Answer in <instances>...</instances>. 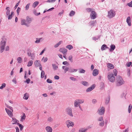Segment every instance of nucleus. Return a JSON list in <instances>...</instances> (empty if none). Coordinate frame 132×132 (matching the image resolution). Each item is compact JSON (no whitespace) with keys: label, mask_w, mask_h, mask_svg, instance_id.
<instances>
[{"label":"nucleus","mask_w":132,"mask_h":132,"mask_svg":"<svg viewBox=\"0 0 132 132\" xmlns=\"http://www.w3.org/2000/svg\"><path fill=\"white\" fill-rule=\"evenodd\" d=\"M4 38L3 37L2 38V40L0 44V52L2 53L5 50V46L6 44V40L5 39H4Z\"/></svg>","instance_id":"obj_1"},{"label":"nucleus","mask_w":132,"mask_h":132,"mask_svg":"<svg viewBox=\"0 0 132 132\" xmlns=\"http://www.w3.org/2000/svg\"><path fill=\"white\" fill-rule=\"evenodd\" d=\"M84 102V100L83 99H77L74 102V106L75 107L77 108L79 107L80 109H81L80 104H82Z\"/></svg>","instance_id":"obj_2"},{"label":"nucleus","mask_w":132,"mask_h":132,"mask_svg":"<svg viewBox=\"0 0 132 132\" xmlns=\"http://www.w3.org/2000/svg\"><path fill=\"white\" fill-rule=\"evenodd\" d=\"M108 78L109 81L111 82H114L115 78L112 72H109L108 73Z\"/></svg>","instance_id":"obj_3"},{"label":"nucleus","mask_w":132,"mask_h":132,"mask_svg":"<svg viewBox=\"0 0 132 132\" xmlns=\"http://www.w3.org/2000/svg\"><path fill=\"white\" fill-rule=\"evenodd\" d=\"M117 83L118 86H120L124 83V81L122 78L120 76L117 77Z\"/></svg>","instance_id":"obj_4"},{"label":"nucleus","mask_w":132,"mask_h":132,"mask_svg":"<svg viewBox=\"0 0 132 132\" xmlns=\"http://www.w3.org/2000/svg\"><path fill=\"white\" fill-rule=\"evenodd\" d=\"M27 54L28 56L30 57L31 59L33 60L35 58V55L34 53H32L31 51L28 49L27 51Z\"/></svg>","instance_id":"obj_5"},{"label":"nucleus","mask_w":132,"mask_h":132,"mask_svg":"<svg viewBox=\"0 0 132 132\" xmlns=\"http://www.w3.org/2000/svg\"><path fill=\"white\" fill-rule=\"evenodd\" d=\"M115 12L112 10H111L108 12V17L110 18H112L115 16Z\"/></svg>","instance_id":"obj_6"},{"label":"nucleus","mask_w":132,"mask_h":132,"mask_svg":"<svg viewBox=\"0 0 132 132\" xmlns=\"http://www.w3.org/2000/svg\"><path fill=\"white\" fill-rule=\"evenodd\" d=\"M66 111L67 114L69 116L72 117H73L72 109L71 108H67L66 109Z\"/></svg>","instance_id":"obj_7"},{"label":"nucleus","mask_w":132,"mask_h":132,"mask_svg":"<svg viewBox=\"0 0 132 132\" xmlns=\"http://www.w3.org/2000/svg\"><path fill=\"white\" fill-rule=\"evenodd\" d=\"M105 111V109L104 107H102L100 108L97 111L98 114L100 115H102L104 114Z\"/></svg>","instance_id":"obj_8"},{"label":"nucleus","mask_w":132,"mask_h":132,"mask_svg":"<svg viewBox=\"0 0 132 132\" xmlns=\"http://www.w3.org/2000/svg\"><path fill=\"white\" fill-rule=\"evenodd\" d=\"M66 123L67 127L68 128L70 126L73 127L74 126V123L70 120H67L66 122Z\"/></svg>","instance_id":"obj_9"},{"label":"nucleus","mask_w":132,"mask_h":132,"mask_svg":"<svg viewBox=\"0 0 132 132\" xmlns=\"http://www.w3.org/2000/svg\"><path fill=\"white\" fill-rule=\"evenodd\" d=\"M90 18L92 19H94L96 17V13L94 11H92L90 14Z\"/></svg>","instance_id":"obj_10"},{"label":"nucleus","mask_w":132,"mask_h":132,"mask_svg":"<svg viewBox=\"0 0 132 132\" xmlns=\"http://www.w3.org/2000/svg\"><path fill=\"white\" fill-rule=\"evenodd\" d=\"M21 25H24L26 27H29L30 26V25L27 23L26 20L24 19H22L21 20Z\"/></svg>","instance_id":"obj_11"},{"label":"nucleus","mask_w":132,"mask_h":132,"mask_svg":"<svg viewBox=\"0 0 132 132\" xmlns=\"http://www.w3.org/2000/svg\"><path fill=\"white\" fill-rule=\"evenodd\" d=\"M95 85L93 84L90 87L88 88L86 90V92H90L93 90L95 88Z\"/></svg>","instance_id":"obj_12"},{"label":"nucleus","mask_w":132,"mask_h":132,"mask_svg":"<svg viewBox=\"0 0 132 132\" xmlns=\"http://www.w3.org/2000/svg\"><path fill=\"white\" fill-rule=\"evenodd\" d=\"M11 122L12 124H18L19 121L15 118L13 117L12 118V120Z\"/></svg>","instance_id":"obj_13"},{"label":"nucleus","mask_w":132,"mask_h":132,"mask_svg":"<svg viewBox=\"0 0 132 132\" xmlns=\"http://www.w3.org/2000/svg\"><path fill=\"white\" fill-rule=\"evenodd\" d=\"M59 51L62 53L63 54H66L67 52V50L64 48H60Z\"/></svg>","instance_id":"obj_14"},{"label":"nucleus","mask_w":132,"mask_h":132,"mask_svg":"<svg viewBox=\"0 0 132 132\" xmlns=\"http://www.w3.org/2000/svg\"><path fill=\"white\" fill-rule=\"evenodd\" d=\"M21 118L20 120V121L21 122L23 121L26 119V116L24 113H22L21 115L20 116Z\"/></svg>","instance_id":"obj_15"},{"label":"nucleus","mask_w":132,"mask_h":132,"mask_svg":"<svg viewBox=\"0 0 132 132\" xmlns=\"http://www.w3.org/2000/svg\"><path fill=\"white\" fill-rule=\"evenodd\" d=\"M34 64L36 67L40 66L41 65L40 61L39 60H36L34 62Z\"/></svg>","instance_id":"obj_16"},{"label":"nucleus","mask_w":132,"mask_h":132,"mask_svg":"<svg viewBox=\"0 0 132 132\" xmlns=\"http://www.w3.org/2000/svg\"><path fill=\"white\" fill-rule=\"evenodd\" d=\"M5 110L6 112L7 113L9 116L10 117H12L13 116V114L12 112L11 111L6 108Z\"/></svg>","instance_id":"obj_17"},{"label":"nucleus","mask_w":132,"mask_h":132,"mask_svg":"<svg viewBox=\"0 0 132 132\" xmlns=\"http://www.w3.org/2000/svg\"><path fill=\"white\" fill-rule=\"evenodd\" d=\"M98 73V70L96 69H94L93 72V75L94 76H96Z\"/></svg>","instance_id":"obj_18"},{"label":"nucleus","mask_w":132,"mask_h":132,"mask_svg":"<svg viewBox=\"0 0 132 132\" xmlns=\"http://www.w3.org/2000/svg\"><path fill=\"white\" fill-rule=\"evenodd\" d=\"M13 14V12H12L11 14H9L8 15H6V17L8 18L9 20H11L12 19L13 16L14 15Z\"/></svg>","instance_id":"obj_19"},{"label":"nucleus","mask_w":132,"mask_h":132,"mask_svg":"<svg viewBox=\"0 0 132 132\" xmlns=\"http://www.w3.org/2000/svg\"><path fill=\"white\" fill-rule=\"evenodd\" d=\"M88 128H82L79 130V132H85L87 131Z\"/></svg>","instance_id":"obj_20"},{"label":"nucleus","mask_w":132,"mask_h":132,"mask_svg":"<svg viewBox=\"0 0 132 132\" xmlns=\"http://www.w3.org/2000/svg\"><path fill=\"white\" fill-rule=\"evenodd\" d=\"M45 129L47 132H52V128L50 126L46 127L45 128Z\"/></svg>","instance_id":"obj_21"},{"label":"nucleus","mask_w":132,"mask_h":132,"mask_svg":"<svg viewBox=\"0 0 132 132\" xmlns=\"http://www.w3.org/2000/svg\"><path fill=\"white\" fill-rule=\"evenodd\" d=\"M81 83L82 85L86 86H87L89 85L88 83L86 81H82Z\"/></svg>","instance_id":"obj_22"},{"label":"nucleus","mask_w":132,"mask_h":132,"mask_svg":"<svg viewBox=\"0 0 132 132\" xmlns=\"http://www.w3.org/2000/svg\"><path fill=\"white\" fill-rule=\"evenodd\" d=\"M126 22L129 26H131L130 18L129 16H128L126 20Z\"/></svg>","instance_id":"obj_23"},{"label":"nucleus","mask_w":132,"mask_h":132,"mask_svg":"<svg viewBox=\"0 0 132 132\" xmlns=\"http://www.w3.org/2000/svg\"><path fill=\"white\" fill-rule=\"evenodd\" d=\"M62 69L64 70L65 73H66L68 71H69V68L65 66H63L62 67Z\"/></svg>","instance_id":"obj_24"},{"label":"nucleus","mask_w":132,"mask_h":132,"mask_svg":"<svg viewBox=\"0 0 132 132\" xmlns=\"http://www.w3.org/2000/svg\"><path fill=\"white\" fill-rule=\"evenodd\" d=\"M107 66L108 68L112 69L114 68V66L112 64L110 63H108Z\"/></svg>","instance_id":"obj_25"},{"label":"nucleus","mask_w":132,"mask_h":132,"mask_svg":"<svg viewBox=\"0 0 132 132\" xmlns=\"http://www.w3.org/2000/svg\"><path fill=\"white\" fill-rule=\"evenodd\" d=\"M115 46L114 45H111L110 46V52H112L115 49Z\"/></svg>","instance_id":"obj_26"},{"label":"nucleus","mask_w":132,"mask_h":132,"mask_svg":"<svg viewBox=\"0 0 132 132\" xmlns=\"http://www.w3.org/2000/svg\"><path fill=\"white\" fill-rule=\"evenodd\" d=\"M26 22L27 23L29 24L31 21V18H29L28 17H27L26 20Z\"/></svg>","instance_id":"obj_27"},{"label":"nucleus","mask_w":132,"mask_h":132,"mask_svg":"<svg viewBox=\"0 0 132 132\" xmlns=\"http://www.w3.org/2000/svg\"><path fill=\"white\" fill-rule=\"evenodd\" d=\"M10 8L9 7H7L6 8V15H8L10 14Z\"/></svg>","instance_id":"obj_28"},{"label":"nucleus","mask_w":132,"mask_h":132,"mask_svg":"<svg viewBox=\"0 0 132 132\" xmlns=\"http://www.w3.org/2000/svg\"><path fill=\"white\" fill-rule=\"evenodd\" d=\"M62 42H63L62 41H60L58 43L54 45V47L55 48L57 47L60 44L62 43Z\"/></svg>","instance_id":"obj_29"},{"label":"nucleus","mask_w":132,"mask_h":132,"mask_svg":"<svg viewBox=\"0 0 132 132\" xmlns=\"http://www.w3.org/2000/svg\"><path fill=\"white\" fill-rule=\"evenodd\" d=\"M29 97V94L27 93H26L24 94V96L23 97V98L24 99L27 100Z\"/></svg>","instance_id":"obj_30"},{"label":"nucleus","mask_w":132,"mask_h":132,"mask_svg":"<svg viewBox=\"0 0 132 132\" xmlns=\"http://www.w3.org/2000/svg\"><path fill=\"white\" fill-rule=\"evenodd\" d=\"M77 71V69H75L71 68H70L69 69V72L70 73L73 72H76Z\"/></svg>","instance_id":"obj_31"},{"label":"nucleus","mask_w":132,"mask_h":132,"mask_svg":"<svg viewBox=\"0 0 132 132\" xmlns=\"http://www.w3.org/2000/svg\"><path fill=\"white\" fill-rule=\"evenodd\" d=\"M52 65L53 68L54 70H56L58 68L57 65H56L54 64H53Z\"/></svg>","instance_id":"obj_32"},{"label":"nucleus","mask_w":132,"mask_h":132,"mask_svg":"<svg viewBox=\"0 0 132 132\" xmlns=\"http://www.w3.org/2000/svg\"><path fill=\"white\" fill-rule=\"evenodd\" d=\"M47 121L49 123L52 122L53 121V119L51 117H49L47 119Z\"/></svg>","instance_id":"obj_33"},{"label":"nucleus","mask_w":132,"mask_h":132,"mask_svg":"<svg viewBox=\"0 0 132 132\" xmlns=\"http://www.w3.org/2000/svg\"><path fill=\"white\" fill-rule=\"evenodd\" d=\"M17 60L18 63H21L22 61V59L20 57H19L17 58Z\"/></svg>","instance_id":"obj_34"},{"label":"nucleus","mask_w":132,"mask_h":132,"mask_svg":"<svg viewBox=\"0 0 132 132\" xmlns=\"http://www.w3.org/2000/svg\"><path fill=\"white\" fill-rule=\"evenodd\" d=\"M33 63V61L32 60H30L29 61L28 63L27 66L29 67H30L32 65Z\"/></svg>","instance_id":"obj_35"},{"label":"nucleus","mask_w":132,"mask_h":132,"mask_svg":"<svg viewBox=\"0 0 132 132\" xmlns=\"http://www.w3.org/2000/svg\"><path fill=\"white\" fill-rule=\"evenodd\" d=\"M106 48H109L108 47H107L104 44L102 46L101 48V50L102 51H103L105 50Z\"/></svg>","instance_id":"obj_36"},{"label":"nucleus","mask_w":132,"mask_h":132,"mask_svg":"<svg viewBox=\"0 0 132 132\" xmlns=\"http://www.w3.org/2000/svg\"><path fill=\"white\" fill-rule=\"evenodd\" d=\"M39 2L38 1H36L34 2L32 6L34 7L35 8L36 6L38 4Z\"/></svg>","instance_id":"obj_37"},{"label":"nucleus","mask_w":132,"mask_h":132,"mask_svg":"<svg viewBox=\"0 0 132 132\" xmlns=\"http://www.w3.org/2000/svg\"><path fill=\"white\" fill-rule=\"evenodd\" d=\"M45 75V73L44 71L43 70H42L41 74V78H43Z\"/></svg>","instance_id":"obj_38"},{"label":"nucleus","mask_w":132,"mask_h":132,"mask_svg":"<svg viewBox=\"0 0 132 132\" xmlns=\"http://www.w3.org/2000/svg\"><path fill=\"white\" fill-rule=\"evenodd\" d=\"M42 39V38H37L35 42L36 43L38 44L40 42V40Z\"/></svg>","instance_id":"obj_39"},{"label":"nucleus","mask_w":132,"mask_h":132,"mask_svg":"<svg viewBox=\"0 0 132 132\" xmlns=\"http://www.w3.org/2000/svg\"><path fill=\"white\" fill-rule=\"evenodd\" d=\"M110 100V97H107L105 100V103L106 104H108Z\"/></svg>","instance_id":"obj_40"},{"label":"nucleus","mask_w":132,"mask_h":132,"mask_svg":"<svg viewBox=\"0 0 132 132\" xmlns=\"http://www.w3.org/2000/svg\"><path fill=\"white\" fill-rule=\"evenodd\" d=\"M18 124L19 125V126L20 130V131H21L23 128V126L22 125L19 123H18Z\"/></svg>","instance_id":"obj_41"},{"label":"nucleus","mask_w":132,"mask_h":132,"mask_svg":"<svg viewBox=\"0 0 132 132\" xmlns=\"http://www.w3.org/2000/svg\"><path fill=\"white\" fill-rule=\"evenodd\" d=\"M72 57V55L69 56L68 57L69 60L71 62H73Z\"/></svg>","instance_id":"obj_42"},{"label":"nucleus","mask_w":132,"mask_h":132,"mask_svg":"<svg viewBox=\"0 0 132 132\" xmlns=\"http://www.w3.org/2000/svg\"><path fill=\"white\" fill-rule=\"evenodd\" d=\"M132 108V106L131 104H130L128 107V112L129 113L131 112V110Z\"/></svg>","instance_id":"obj_43"},{"label":"nucleus","mask_w":132,"mask_h":132,"mask_svg":"<svg viewBox=\"0 0 132 132\" xmlns=\"http://www.w3.org/2000/svg\"><path fill=\"white\" fill-rule=\"evenodd\" d=\"M66 48L68 49L69 50H70L72 49L73 48V46L70 45H69L67 46L66 47Z\"/></svg>","instance_id":"obj_44"},{"label":"nucleus","mask_w":132,"mask_h":132,"mask_svg":"<svg viewBox=\"0 0 132 132\" xmlns=\"http://www.w3.org/2000/svg\"><path fill=\"white\" fill-rule=\"evenodd\" d=\"M75 13V12L73 11H72L69 14V15L70 16H72Z\"/></svg>","instance_id":"obj_45"},{"label":"nucleus","mask_w":132,"mask_h":132,"mask_svg":"<svg viewBox=\"0 0 132 132\" xmlns=\"http://www.w3.org/2000/svg\"><path fill=\"white\" fill-rule=\"evenodd\" d=\"M6 86V84L5 83H3L2 84V86L0 87V89H2L4 88Z\"/></svg>","instance_id":"obj_46"},{"label":"nucleus","mask_w":132,"mask_h":132,"mask_svg":"<svg viewBox=\"0 0 132 132\" xmlns=\"http://www.w3.org/2000/svg\"><path fill=\"white\" fill-rule=\"evenodd\" d=\"M30 5V3H29L26 5L25 7V9L26 10H27L29 9Z\"/></svg>","instance_id":"obj_47"},{"label":"nucleus","mask_w":132,"mask_h":132,"mask_svg":"<svg viewBox=\"0 0 132 132\" xmlns=\"http://www.w3.org/2000/svg\"><path fill=\"white\" fill-rule=\"evenodd\" d=\"M96 23V21H90L89 22V24L90 25H93L94 24Z\"/></svg>","instance_id":"obj_48"},{"label":"nucleus","mask_w":132,"mask_h":132,"mask_svg":"<svg viewBox=\"0 0 132 132\" xmlns=\"http://www.w3.org/2000/svg\"><path fill=\"white\" fill-rule=\"evenodd\" d=\"M85 70L83 69H80L79 71V73H84L85 72Z\"/></svg>","instance_id":"obj_49"},{"label":"nucleus","mask_w":132,"mask_h":132,"mask_svg":"<svg viewBox=\"0 0 132 132\" xmlns=\"http://www.w3.org/2000/svg\"><path fill=\"white\" fill-rule=\"evenodd\" d=\"M48 59L47 57H45V59H44V57H43V58L42 59V61L43 60L44 62H46L47 60Z\"/></svg>","instance_id":"obj_50"},{"label":"nucleus","mask_w":132,"mask_h":132,"mask_svg":"<svg viewBox=\"0 0 132 132\" xmlns=\"http://www.w3.org/2000/svg\"><path fill=\"white\" fill-rule=\"evenodd\" d=\"M113 72L115 76H116L117 75V71L116 69H115L113 70Z\"/></svg>","instance_id":"obj_51"},{"label":"nucleus","mask_w":132,"mask_h":132,"mask_svg":"<svg viewBox=\"0 0 132 132\" xmlns=\"http://www.w3.org/2000/svg\"><path fill=\"white\" fill-rule=\"evenodd\" d=\"M104 121H101L100 123H99V125L100 126H103L104 125Z\"/></svg>","instance_id":"obj_52"},{"label":"nucleus","mask_w":132,"mask_h":132,"mask_svg":"<svg viewBox=\"0 0 132 132\" xmlns=\"http://www.w3.org/2000/svg\"><path fill=\"white\" fill-rule=\"evenodd\" d=\"M33 13L34 14L36 15H39L40 14V13H37L36 11L35 10H34L33 11Z\"/></svg>","instance_id":"obj_53"},{"label":"nucleus","mask_w":132,"mask_h":132,"mask_svg":"<svg viewBox=\"0 0 132 132\" xmlns=\"http://www.w3.org/2000/svg\"><path fill=\"white\" fill-rule=\"evenodd\" d=\"M127 5L129 6L132 7V0L130 3H127Z\"/></svg>","instance_id":"obj_54"},{"label":"nucleus","mask_w":132,"mask_h":132,"mask_svg":"<svg viewBox=\"0 0 132 132\" xmlns=\"http://www.w3.org/2000/svg\"><path fill=\"white\" fill-rule=\"evenodd\" d=\"M70 79L73 81H75L76 80V79L73 77H70Z\"/></svg>","instance_id":"obj_55"},{"label":"nucleus","mask_w":132,"mask_h":132,"mask_svg":"<svg viewBox=\"0 0 132 132\" xmlns=\"http://www.w3.org/2000/svg\"><path fill=\"white\" fill-rule=\"evenodd\" d=\"M12 81L15 84H16V80L15 78H14L12 80Z\"/></svg>","instance_id":"obj_56"},{"label":"nucleus","mask_w":132,"mask_h":132,"mask_svg":"<svg viewBox=\"0 0 132 132\" xmlns=\"http://www.w3.org/2000/svg\"><path fill=\"white\" fill-rule=\"evenodd\" d=\"M131 64H132L131 62H130L127 63L126 64V65L127 67H129L131 65Z\"/></svg>","instance_id":"obj_57"},{"label":"nucleus","mask_w":132,"mask_h":132,"mask_svg":"<svg viewBox=\"0 0 132 132\" xmlns=\"http://www.w3.org/2000/svg\"><path fill=\"white\" fill-rule=\"evenodd\" d=\"M56 0H48L47 2L48 3H53Z\"/></svg>","instance_id":"obj_58"},{"label":"nucleus","mask_w":132,"mask_h":132,"mask_svg":"<svg viewBox=\"0 0 132 132\" xmlns=\"http://www.w3.org/2000/svg\"><path fill=\"white\" fill-rule=\"evenodd\" d=\"M9 47L8 46H7L5 47V50L6 51H8L9 50Z\"/></svg>","instance_id":"obj_59"},{"label":"nucleus","mask_w":132,"mask_h":132,"mask_svg":"<svg viewBox=\"0 0 132 132\" xmlns=\"http://www.w3.org/2000/svg\"><path fill=\"white\" fill-rule=\"evenodd\" d=\"M63 64L64 65H69V63L67 61H64L63 62Z\"/></svg>","instance_id":"obj_60"},{"label":"nucleus","mask_w":132,"mask_h":132,"mask_svg":"<svg viewBox=\"0 0 132 132\" xmlns=\"http://www.w3.org/2000/svg\"><path fill=\"white\" fill-rule=\"evenodd\" d=\"M21 9L19 7H18L16 10V12L18 15H19V12L20 11Z\"/></svg>","instance_id":"obj_61"},{"label":"nucleus","mask_w":132,"mask_h":132,"mask_svg":"<svg viewBox=\"0 0 132 132\" xmlns=\"http://www.w3.org/2000/svg\"><path fill=\"white\" fill-rule=\"evenodd\" d=\"M47 82L48 83H51L52 82V81L49 79H48L47 80Z\"/></svg>","instance_id":"obj_62"},{"label":"nucleus","mask_w":132,"mask_h":132,"mask_svg":"<svg viewBox=\"0 0 132 132\" xmlns=\"http://www.w3.org/2000/svg\"><path fill=\"white\" fill-rule=\"evenodd\" d=\"M130 71L129 70H128V72H127V76H128L129 77L130 76Z\"/></svg>","instance_id":"obj_63"},{"label":"nucleus","mask_w":132,"mask_h":132,"mask_svg":"<svg viewBox=\"0 0 132 132\" xmlns=\"http://www.w3.org/2000/svg\"><path fill=\"white\" fill-rule=\"evenodd\" d=\"M96 102L97 100L96 99H93L92 100V103L94 104Z\"/></svg>","instance_id":"obj_64"}]
</instances>
